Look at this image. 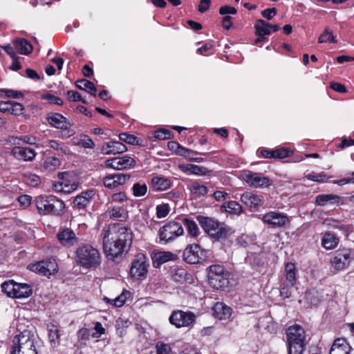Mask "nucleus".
Wrapping results in <instances>:
<instances>
[{
    "label": "nucleus",
    "instance_id": "1",
    "mask_svg": "<svg viewBox=\"0 0 354 354\" xmlns=\"http://www.w3.org/2000/svg\"><path fill=\"white\" fill-rule=\"evenodd\" d=\"M131 230L122 224H109L104 231L103 248L107 258L114 260L127 250L132 243Z\"/></svg>",
    "mask_w": 354,
    "mask_h": 354
},
{
    "label": "nucleus",
    "instance_id": "2",
    "mask_svg": "<svg viewBox=\"0 0 354 354\" xmlns=\"http://www.w3.org/2000/svg\"><path fill=\"white\" fill-rule=\"evenodd\" d=\"M35 340V335L31 331L24 330L14 337L9 354H37Z\"/></svg>",
    "mask_w": 354,
    "mask_h": 354
},
{
    "label": "nucleus",
    "instance_id": "3",
    "mask_svg": "<svg viewBox=\"0 0 354 354\" xmlns=\"http://www.w3.org/2000/svg\"><path fill=\"white\" fill-rule=\"evenodd\" d=\"M77 263L86 269L95 268L101 263V256L99 251L88 244H82L75 252Z\"/></svg>",
    "mask_w": 354,
    "mask_h": 354
},
{
    "label": "nucleus",
    "instance_id": "4",
    "mask_svg": "<svg viewBox=\"0 0 354 354\" xmlns=\"http://www.w3.org/2000/svg\"><path fill=\"white\" fill-rule=\"evenodd\" d=\"M288 354H303L306 346L304 329L299 325L290 326L286 331Z\"/></svg>",
    "mask_w": 354,
    "mask_h": 354
},
{
    "label": "nucleus",
    "instance_id": "5",
    "mask_svg": "<svg viewBox=\"0 0 354 354\" xmlns=\"http://www.w3.org/2000/svg\"><path fill=\"white\" fill-rule=\"evenodd\" d=\"M35 205L39 212L43 214L59 215L65 207L62 200L52 195L36 197Z\"/></svg>",
    "mask_w": 354,
    "mask_h": 354
},
{
    "label": "nucleus",
    "instance_id": "6",
    "mask_svg": "<svg viewBox=\"0 0 354 354\" xmlns=\"http://www.w3.org/2000/svg\"><path fill=\"white\" fill-rule=\"evenodd\" d=\"M46 120L51 127L62 131L61 138H68L75 134V131L71 128L72 124L60 113H50L46 115Z\"/></svg>",
    "mask_w": 354,
    "mask_h": 354
},
{
    "label": "nucleus",
    "instance_id": "7",
    "mask_svg": "<svg viewBox=\"0 0 354 354\" xmlns=\"http://www.w3.org/2000/svg\"><path fill=\"white\" fill-rule=\"evenodd\" d=\"M208 281L209 285L216 289L226 287L229 283L228 273L223 266L213 265L208 268Z\"/></svg>",
    "mask_w": 354,
    "mask_h": 354
},
{
    "label": "nucleus",
    "instance_id": "8",
    "mask_svg": "<svg viewBox=\"0 0 354 354\" xmlns=\"http://www.w3.org/2000/svg\"><path fill=\"white\" fill-rule=\"evenodd\" d=\"M183 233L182 224L175 221H169L161 227L158 231L160 242L167 243L183 235Z\"/></svg>",
    "mask_w": 354,
    "mask_h": 354
},
{
    "label": "nucleus",
    "instance_id": "9",
    "mask_svg": "<svg viewBox=\"0 0 354 354\" xmlns=\"http://www.w3.org/2000/svg\"><path fill=\"white\" fill-rule=\"evenodd\" d=\"M209 250L202 249L200 245L192 243L188 245L183 251V260L189 264L199 263L208 257Z\"/></svg>",
    "mask_w": 354,
    "mask_h": 354
},
{
    "label": "nucleus",
    "instance_id": "10",
    "mask_svg": "<svg viewBox=\"0 0 354 354\" xmlns=\"http://www.w3.org/2000/svg\"><path fill=\"white\" fill-rule=\"evenodd\" d=\"M241 178L248 186L254 188H264L271 185L270 178L261 172L245 170L243 171Z\"/></svg>",
    "mask_w": 354,
    "mask_h": 354
},
{
    "label": "nucleus",
    "instance_id": "11",
    "mask_svg": "<svg viewBox=\"0 0 354 354\" xmlns=\"http://www.w3.org/2000/svg\"><path fill=\"white\" fill-rule=\"evenodd\" d=\"M149 266V263L147 257L142 253L138 254L135 257L130 268L131 276L133 279L138 280L145 279L147 276Z\"/></svg>",
    "mask_w": 354,
    "mask_h": 354
},
{
    "label": "nucleus",
    "instance_id": "12",
    "mask_svg": "<svg viewBox=\"0 0 354 354\" xmlns=\"http://www.w3.org/2000/svg\"><path fill=\"white\" fill-rule=\"evenodd\" d=\"M353 258V252L351 249L342 248L335 251L330 263L335 270H342L348 267Z\"/></svg>",
    "mask_w": 354,
    "mask_h": 354
},
{
    "label": "nucleus",
    "instance_id": "13",
    "mask_svg": "<svg viewBox=\"0 0 354 354\" xmlns=\"http://www.w3.org/2000/svg\"><path fill=\"white\" fill-rule=\"evenodd\" d=\"M28 268L32 272L49 277L57 272L58 266L55 259L48 258L35 263L30 264Z\"/></svg>",
    "mask_w": 354,
    "mask_h": 354
},
{
    "label": "nucleus",
    "instance_id": "14",
    "mask_svg": "<svg viewBox=\"0 0 354 354\" xmlns=\"http://www.w3.org/2000/svg\"><path fill=\"white\" fill-rule=\"evenodd\" d=\"M169 319L176 328L189 327L195 322L196 316L192 312L179 310L173 311Z\"/></svg>",
    "mask_w": 354,
    "mask_h": 354
},
{
    "label": "nucleus",
    "instance_id": "15",
    "mask_svg": "<svg viewBox=\"0 0 354 354\" xmlns=\"http://www.w3.org/2000/svg\"><path fill=\"white\" fill-rule=\"evenodd\" d=\"M135 160L129 156H123L108 159L105 161L106 167L117 170L127 169L135 166Z\"/></svg>",
    "mask_w": 354,
    "mask_h": 354
},
{
    "label": "nucleus",
    "instance_id": "16",
    "mask_svg": "<svg viewBox=\"0 0 354 354\" xmlns=\"http://www.w3.org/2000/svg\"><path fill=\"white\" fill-rule=\"evenodd\" d=\"M346 198L333 194H322L317 195L315 198V204L317 206H326L335 205H343Z\"/></svg>",
    "mask_w": 354,
    "mask_h": 354
},
{
    "label": "nucleus",
    "instance_id": "17",
    "mask_svg": "<svg viewBox=\"0 0 354 354\" xmlns=\"http://www.w3.org/2000/svg\"><path fill=\"white\" fill-rule=\"evenodd\" d=\"M264 223L272 226L281 227L289 222L288 217L286 214L276 212H270L263 216Z\"/></svg>",
    "mask_w": 354,
    "mask_h": 354
},
{
    "label": "nucleus",
    "instance_id": "18",
    "mask_svg": "<svg viewBox=\"0 0 354 354\" xmlns=\"http://www.w3.org/2000/svg\"><path fill=\"white\" fill-rule=\"evenodd\" d=\"M130 175L123 173L110 174L104 178V185L106 187L113 189L124 184L130 179Z\"/></svg>",
    "mask_w": 354,
    "mask_h": 354
},
{
    "label": "nucleus",
    "instance_id": "19",
    "mask_svg": "<svg viewBox=\"0 0 354 354\" xmlns=\"http://www.w3.org/2000/svg\"><path fill=\"white\" fill-rule=\"evenodd\" d=\"M57 238L62 245L68 248L78 243V238L75 232L70 228H65L60 230L57 234Z\"/></svg>",
    "mask_w": 354,
    "mask_h": 354
},
{
    "label": "nucleus",
    "instance_id": "20",
    "mask_svg": "<svg viewBox=\"0 0 354 354\" xmlns=\"http://www.w3.org/2000/svg\"><path fill=\"white\" fill-rule=\"evenodd\" d=\"M323 224L330 229L338 230L345 236H348L352 232V226L351 225L345 224L342 221L333 218L324 219Z\"/></svg>",
    "mask_w": 354,
    "mask_h": 354
},
{
    "label": "nucleus",
    "instance_id": "21",
    "mask_svg": "<svg viewBox=\"0 0 354 354\" xmlns=\"http://www.w3.org/2000/svg\"><path fill=\"white\" fill-rule=\"evenodd\" d=\"M233 234L232 229L225 223H219L217 227L210 231L208 235L216 241L227 239Z\"/></svg>",
    "mask_w": 354,
    "mask_h": 354
},
{
    "label": "nucleus",
    "instance_id": "22",
    "mask_svg": "<svg viewBox=\"0 0 354 354\" xmlns=\"http://www.w3.org/2000/svg\"><path fill=\"white\" fill-rule=\"evenodd\" d=\"M24 106L17 102H0V112L13 115H21L24 113Z\"/></svg>",
    "mask_w": 354,
    "mask_h": 354
},
{
    "label": "nucleus",
    "instance_id": "23",
    "mask_svg": "<svg viewBox=\"0 0 354 354\" xmlns=\"http://www.w3.org/2000/svg\"><path fill=\"white\" fill-rule=\"evenodd\" d=\"M47 330L50 344L53 347L57 346L63 332L61 326L50 322L47 324Z\"/></svg>",
    "mask_w": 354,
    "mask_h": 354
},
{
    "label": "nucleus",
    "instance_id": "24",
    "mask_svg": "<svg viewBox=\"0 0 354 354\" xmlns=\"http://www.w3.org/2000/svg\"><path fill=\"white\" fill-rule=\"evenodd\" d=\"M94 195L95 192L93 189L82 192L74 198V207L79 210L84 209L90 204Z\"/></svg>",
    "mask_w": 354,
    "mask_h": 354
},
{
    "label": "nucleus",
    "instance_id": "25",
    "mask_svg": "<svg viewBox=\"0 0 354 354\" xmlns=\"http://www.w3.org/2000/svg\"><path fill=\"white\" fill-rule=\"evenodd\" d=\"M241 201L250 208H257L263 204V198L261 195L249 192L241 195Z\"/></svg>",
    "mask_w": 354,
    "mask_h": 354
},
{
    "label": "nucleus",
    "instance_id": "26",
    "mask_svg": "<svg viewBox=\"0 0 354 354\" xmlns=\"http://www.w3.org/2000/svg\"><path fill=\"white\" fill-rule=\"evenodd\" d=\"M127 150V147L119 141H110L104 144L102 147V151L104 154L122 153Z\"/></svg>",
    "mask_w": 354,
    "mask_h": 354
},
{
    "label": "nucleus",
    "instance_id": "27",
    "mask_svg": "<svg viewBox=\"0 0 354 354\" xmlns=\"http://www.w3.org/2000/svg\"><path fill=\"white\" fill-rule=\"evenodd\" d=\"M352 349L346 339L338 338L333 342L329 354H350Z\"/></svg>",
    "mask_w": 354,
    "mask_h": 354
},
{
    "label": "nucleus",
    "instance_id": "28",
    "mask_svg": "<svg viewBox=\"0 0 354 354\" xmlns=\"http://www.w3.org/2000/svg\"><path fill=\"white\" fill-rule=\"evenodd\" d=\"M153 267L159 268L162 264L175 259V254L171 252L159 251L153 252L151 256Z\"/></svg>",
    "mask_w": 354,
    "mask_h": 354
},
{
    "label": "nucleus",
    "instance_id": "29",
    "mask_svg": "<svg viewBox=\"0 0 354 354\" xmlns=\"http://www.w3.org/2000/svg\"><path fill=\"white\" fill-rule=\"evenodd\" d=\"M214 316L219 319H226L232 315V309L223 302H217L213 307Z\"/></svg>",
    "mask_w": 354,
    "mask_h": 354
},
{
    "label": "nucleus",
    "instance_id": "30",
    "mask_svg": "<svg viewBox=\"0 0 354 354\" xmlns=\"http://www.w3.org/2000/svg\"><path fill=\"white\" fill-rule=\"evenodd\" d=\"M151 187L153 191L162 192L170 188L171 182L169 179L162 176H154L151 180Z\"/></svg>",
    "mask_w": 354,
    "mask_h": 354
},
{
    "label": "nucleus",
    "instance_id": "31",
    "mask_svg": "<svg viewBox=\"0 0 354 354\" xmlns=\"http://www.w3.org/2000/svg\"><path fill=\"white\" fill-rule=\"evenodd\" d=\"M107 214L110 218L119 221H125L128 216L127 212L120 205H114L109 208Z\"/></svg>",
    "mask_w": 354,
    "mask_h": 354
},
{
    "label": "nucleus",
    "instance_id": "32",
    "mask_svg": "<svg viewBox=\"0 0 354 354\" xmlns=\"http://www.w3.org/2000/svg\"><path fill=\"white\" fill-rule=\"evenodd\" d=\"M197 221L206 234L217 227L220 223L218 221L207 216H198Z\"/></svg>",
    "mask_w": 354,
    "mask_h": 354
},
{
    "label": "nucleus",
    "instance_id": "33",
    "mask_svg": "<svg viewBox=\"0 0 354 354\" xmlns=\"http://www.w3.org/2000/svg\"><path fill=\"white\" fill-rule=\"evenodd\" d=\"M12 152L19 158H21L26 161L33 160L36 155L35 150L30 147H15L12 149Z\"/></svg>",
    "mask_w": 354,
    "mask_h": 354
},
{
    "label": "nucleus",
    "instance_id": "34",
    "mask_svg": "<svg viewBox=\"0 0 354 354\" xmlns=\"http://www.w3.org/2000/svg\"><path fill=\"white\" fill-rule=\"evenodd\" d=\"M46 145L55 150L57 156H62L70 152L69 148L64 143L57 140H47Z\"/></svg>",
    "mask_w": 354,
    "mask_h": 354
},
{
    "label": "nucleus",
    "instance_id": "35",
    "mask_svg": "<svg viewBox=\"0 0 354 354\" xmlns=\"http://www.w3.org/2000/svg\"><path fill=\"white\" fill-rule=\"evenodd\" d=\"M13 45L16 50L20 54L28 55L32 50L31 44L24 38L15 40Z\"/></svg>",
    "mask_w": 354,
    "mask_h": 354
},
{
    "label": "nucleus",
    "instance_id": "36",
    "mask_svg": "<svg viewBox=\"0 0 354 354\" xmlns=\"http://www.w3.org/2000/svg\"><path fill=\"white\" fill-rule=\"evenodd\" d=\"M338 243L339 239L330 232H326L322 239V245L328 250L335 248Z\"/></svg>",
    "mask_w": 354,
    "mask_h": 354
},
{
    "label": "nucleus",
    "instance_id": "37",
    "mask_svg": "<svg viewBox=\"0 0 354 354\" xmlns=\"http://www.w3.org/2000/svg\"><path fill=\"white\" fill-rule=\"evenodd\" d=\"M32 293L31 287L27 283H19L17 286L14 297L16 299H23L29 297Z\"/></svg>",
    "mask_w": 354,
    "mask_h": 354
},
{
    "label": "nucleus",
    "instance_id": "38",
    "mask_svg": "<svg viewBox=\"0 0 354 354\" xmlns=\"http://www.w3.org/2000/svg\"><path fill=\"white\" fill-rule=\"evenodd\" d=\"M221 208L228 213L239 215L243 212L241 205L236 201H230L221 205Z\"/></svg>",
    "mask_w": 354,
    "mask_h": 354
},
{
    "label": "nucleus",
    "instance_id": "39",
    "mask_svg": "<svg viewBox=\"0 0 354 354\" xmlns=\"http://www.w3.org/2000/svg\"><path fill=\"white\" fill-rule=\"evenodd\" d=\"M75 86L81 90H84L91 93L93 96H96L97 89L93 82L86 80H79L75 82Z\"/></svg>",
    "mask_w": 354,
    "mask_h": 354
},
{
    "label": "nucleus",
    "instance_id": "40",
    "mask_svg": "<svg viewBox=\"0 0 354 354\" xmlns=\"http://www.w3.org/2000/svg\"><path fill=\"white\" fill-rule=\"evenodd\" d=\"M60 165L61 161L58 158L49 156L44 160L41 167L46 171H52L59 168Z\"/></svg>",
    "mask_w": 354,
    "mask_h": 354
},
{
    "label": "nucleus",
    "instance_id": "41",
    "mask_svg": "<svg viewBox=\"0 0 354 354\" xmlns=\"http://www.w3.org/2000/svg\"><path fill=\"white\" fill-rule=\"evenodd\" d=\"M286 280L283 282L289 283L290 285H295L296 278L295 266L292 263H288L285 266Z\"/></svg>",
    "mask_w": 354,
    "mask_h": 354
},
{
    "label": "nucleus",
    "instance_id": "42",
    "mask_svg": "<svg viewBox=\"0 0 354 354\" xmlns=\"http://www.w3.org/2000/svg\"><path fill=\"white\" fill-rule=\"evenodd\" d=\"M183 225L186 227L188 234L192 237H197L200 234L199 228L196 223L188 218L183 219Z\"/></svg>",
    "mask_w": 354,
    "mask_h": 354
},
{
    "label": "nucleus",
    "instance_id": "43",
    "mask_svg": "<svg viewBox=\"0 0 354 354\" xmlns=\"http://www.w3.org/2000/svg\"><path fill=\"white\" fill-rule=\"evenodd\" d=\"M17 284L18 283L15 282L13 280L4 281L1 285V290L8 297L13 298Z\"/></svg>",
    "mask_w": 354,
    "mask_h": 354
},
{
    "label": "nucleus",
    "instance_id": "44",
    "mask_svg": "<svg viewBox=\"0 0 354 354\" xmlns=\"http://www.w3.org/2000/svg\"><path fill=\"white\" fill-rule=\"evenodd\" d=\"M270 24L263 19H258L254 25L256 35H268L271 33Z\"/></svg>",
    "mask_w": 354,
    "mask_h": 354
},
{
    "label": "nucleus",
    "instance_id": "45",
    "mask_svg": "<svg viewBox=\"0 0 354 354\" xmlns=\"http://www.w3.org/2000/svg\"><path fill=\"white\" fill-rule=\"evenodd\" d=\"M55 189L58 192L69 194L77 187L75 183H69L67 180H62L61 183L55 185Z\"/></svg>",
    "mask_w": 354,
    "mask_h": 354
},
{
    "label": "nucleus",
    "instance_id": "46",
    "mask_svg": "<svg viewBox=\"0 0 354 354\" xmlns=\"http://www.w3.org/2000/svg\"><path fill=\"white\" fill-rule=\"evenodd\" d=\"M187 171H189L190 174L198 175V176H206L208 175L210 171L203 167L196 165H188L186 167Z\"/></svg>",
    "mask_w": 354,
    "mask_h": 354
},
{
    "label": "nucleus",
    "instance_id": "47",
    "mask_svg": "<svg viewBox=\"0 0 354 354\" xmlns=\"http://www.w3.org/2000/svg\"><path fill=\"white\" fill-rule=\"evenodd\" d=\"M190 190L193 194L198 197L203 196L207 193V187L198 182H194L192 184Z\"/></svg>",
    "mask_w": 354,
    "mask_h": 354
},
{
    "label": "nucleus",
    "instance_id": "48",
    "mask_svg": "<svg viewBox=\"0 0 354 354\" xmlns=\"http://www.w3.org/2000/svg\"><path fill=\"white\" fill-rule=\"evenodd\" d=\"M318 42L320 44L326 42L335 44L337 41L333 32L329 28H326L323 33L319 36Z\"/></svg>",
    "mask_w": 354,
    "mask_h": 354
},
{
    "label": "nucleus",
    "instance_id": "49",
    "mask_svg": "<svg viewBox=\"0 0 354 354\" xmlns=\"http://www.w3.org/2000/svg\"><path fill=\"white\" fill-rule=\"evenodd\" d=\"M294 290V285L289 283L282 282L280 286V295L283 298H289L292 296Z\"/></svg>",
    "mask_w": 354,
    "mask_h": 354
},
{
    "label": "nucleus",
    "instance_id": "50",
    "mask_svg": "<svg viewBox=\"0 0 354 354\" xmlns=\"http://www.w3.org/2000/svg\"><path fill=\"white\" fill-rule=\"evenodd\" d=\"M133 194L136 197L143 196L147 192V186L145 183H136L133 185Z\"/></svg>",
    "mask_w": 354,
    "mask_h": 354
},
{
    "label": "nucleus",
    "instance_id": "51",
    "mask_svg": "<svg viewBox=\"0 0 354 354\" xmlns=\"http://www.w3.org/2000/svg\"><path fill=\"white\" fill-rule=\"evenodd\" d=\"M156 216L159 218L166 217L170 211V207L168 204L163 203L156 206Z\"/></svg>",
    "mask_w": 354,
    "mask_h": 354
},
{
    "label": "nucleus",
    "instance_id": "52",
    "mask_svg": "<svg viewBox=\"0 0 354 354\" xmlns=\"http://www.w3.org/2000/svg\"><path fill=\"white\" fill-rule=\"evenodd\" d=\"M78 145L87 149H93L95 146L93 141L86 135L81 136V138L78 142Z\"/></svg>",
    "mask_w": 354,
    "mask_h": 354
},
{
    "label": "nucleus",
    "instance_id": "53",
    "mask_svg": "<svg viewBox=\"0 0 354 354\" xmlns=\"http://www.w3.org/2000/svg\"><path fill=\"white\" fill-rule=\"evenodd\" d=\"M120 140L130 145H135L137 138L127 133H122L119 135Z\"/></svg>",
    "mask_w": 354,
    "mask_h": 354
},
{
    "label": "nucleus",
    "instance_id": "54",
    "mask_svg": "<svg viewBox=\"0 0 354 354\" xmlns=\"http://www.w3.org/2000/svg\"><path fill=\"white\" fill-rule=\"evenodd\" d=\"M172 135V133L169 130L167 129H159L155 132V138L159 140L169 139Z\"/></svg>",
    "mask_w": 354,
    "mask_h": 354
},
{
    "label": "nucleus",
    "instance_id": "55",
    "mask_svg": "<svg viewBox=\"0 0 354 354\" xmlns=\"http://www.w3.org/2000/svg\"><path fill=\"white\" fill-rule=\"evenodd\" d=\"M42 99L47 100L49 103L53 104L62 105L63 104V101L61 98L53 95V94H46L42 96Z\"/></svg>",
    "mask_w": 354,
    "mask_h": 354
},
{
    "label": "nucleus",
    "instance_id": "56",
    "mask_svg": "<svg viewBox=\"0 0 354 354\" xmlns=\"http://www.w3.org/2000/svg\"><path fill=\"white\" fill-rule=\"evenodd\" d=\"M77 335L79 339L88 340L92 337V333L89 329L82 328L78 330Z\"/></svg>",
    "mask_w": 354,
    "mask_h": 354
},
{
    "label": "nucleus",
    "instance_id": "57",
    "mask_svg": "<svg viewBox=\"0 0 354 354\" xmlns=\"http://www.w3.org/2000/svg\"><path fill=\"white\" fill-rule=\"evenodd\" d=\"M274 158H284L288 157L291 154V151L288 148H280L274 150Z\"/></svg>",
    "mask_w": 354,
    "mask_h": 354
},
{
    "label": "nucleus",
    "instance_id": "58",
    "mask_svg": "<svg viewBox=\"0 0 354 354\" xmlns=\"http://www.w3.org/2000/svg\"><path fill=\"white\" fill-rule=\"evenodd\" d=\"M187 272L183 268H178L175 270L173 274V278L176 281H183L185 279Z\"/></svg>",
    "mask_w": 354,
    "mask_h": 354
},
{
    "label": "nucleus",
    "instance_id": "59",
    "mask_svg": "<svg viewBox=\"0 0 354 354\" xmlns=\"http://www.w3.org/2000/svg\"><path fill=\"white\" fill-rule=\"evenodd\" d=\"M157 354H169L171 351L169 345L162 342H158L156 345Z\"/></svg>",
    "mask_w": 354,
    "mask_h": 354
},
{
    "label": "nucleus",
    "instance_id": "60",
    "mask_svg": "<svg viewBox=\"0 0 354 354\" xmlns=\"http://www.w3.org/2000/svg\"><path fill=\"white\" fill-rule=\"evenodd\" d=\"M67 96L70 100H73L75 102L82 101L83 103H86V101L82 98L81 95L77 91H68L67 92Z\"/></svg>",
    "mask_w": 354,
    "mask_h": 354
},
{
    "label": "nucleus",
    "instance_id": "61",
    "mask_svg": "<svg viewBox=\"0 0 354 354\" xmlns=\"http://www.w3.org/2000/svg\"><path fill=\"white\" fill-rule=\"evenodd\" d=\"M41 182L40 178L35 174H30L26 177V183L32 187L38 185Z\"/></svg>",
    "mask_w": 354,
    "mask_h": 354
},
{
    "label": "nucleus",
    "instance_id": "62",
    "mask_svg": "<svg viewBox=\"0 0 354 354\" xmlns=\"http://www.w3.org/2000/svg\"><path fill=\"white\" fill-rule=\"evenodd\" d=\"M94 329L95 332L92 333V337L94 338L100 337L105 332V329L103 328L102 324L98 322L95 324Z\"/></svg>",
    "mask_w": 354,
    "mask_h": 354
},
{
    "label": "nucleus",
    "instance_id": "63",
    "mask_svg": "<svg viewBox=\"0 0 354 354\" xmlns=\"http://www.w3.org/2000/svg\"><path fill=\"white\" fill-rule=\"evenodd\" d=\"M277 13V9L275 8H267L261 12V15L266 19L270 20Z\"/></svg>",
    "mask_w": 354,
    "mask_h": 354
},
{
    "label": "nucleus",
    "instance_id": "64",
    "mask_svg": "<svg viewBox=\"0 0 354 354\" xmlns=\"http://www.w3.org/2000/svg\"><path fill=\"white\" fill-rule=\"evenodd\" d=\"M17 200L21 205L28 207L31 203L32 197L29 195L24 194L19 196Z\"/></svg>",
    "mask_w": 354,
    "mask_h": 354
}]
</instances>
